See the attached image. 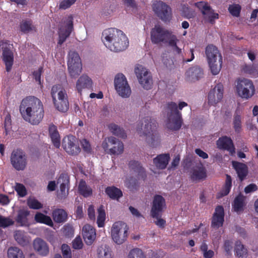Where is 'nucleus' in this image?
<instances>
[{
    "mask_svg": "<svg viewBox=\"0 0 258 258\" xmlns=\"http://www.w3.org/2000/svg\"><path fill=\"white\" fill-rule=\"evenodd\" d=\"M152 7L153 11L163 21H166L171 18V9L164 3L155 1L153 3Z\"/></svg>",
    "mask_w": 258,
    "mask_h": 258,
    "instance_id": "nucleus-11",
    "label": "nucleus"
},
{
    "mask_svg": "<svg viewBox=\"0 0 258 258\" xmlns=\"http://www.w3.org/2000/svg\"><path fill=\"white\" fill-rule=\"evenodd\" d=\"M206 177V171L202 165L194 169L191 175V178L193 180H200L205 178Z\"/></svg>",
    "mask_w": 258,
    "mask_h": 258,
    "instance_id": "nucleus-32",
    "label": "nucleus"
},
{
    "mask_svg": "<svg viewBox=\"0 0 258 258\" xmlns=\"http://www.w3.org/2000/svg\"><path fill=\"white\" fill-rule=\"evenodd\" d=\"M231 178L230 175L227 174L224 187L223 190L221 191L222 196H226L229 194L231 187Z\"/></svg>",
    "mask_w": 258,
    "mask_h": 258,
    "instance_id": "nucleus-50",
    "label": "nucleus"
},
{
    "mask_svg": "<svg viewBox=\"0 0 258 258\" xmlns=\"http://www.w3.org/2000/svg\"><path fill=\"white\" fill-rule=\"evenodd\" d=\"M114 87L118 94L123 98H127L131 94V89L125 77L122 74L116 75Z\"/></svg>",
    "mask_w": 258,
    "mask_h": 258,
    "instance_id": "nucleus-9",
    "label": "nucleus"
},
{
    "mask_svg": "<svg viewBox=\"0 0 258 258\" xmlns=\"http://www.w3.org/2000/svg\"><path fill=\"white\" fill-rule=\"evenodd\" d=\"M15 190L18 194L21 197H24L27 194L25 186L21 183H17L16 184Z\"/></svg>",
    "mask_w": 258,
    "mask_h": 258,
    "instance_id": "nucleus-56",
    "label": "nucleus"
},
{
    "mask_svg": "<svg viewBox=\"0 0 258 258\" xmlns=\"http://www.w3.org/2000/svg\"><path fill=\"white\" fill-rule=\"evenodd\" d=\"M224 212L222 206H218L215 209L212 221V227L218 228L222 226L224 222Z\"/></svg>",
    "mask_w": 258,
    "mask_h": 258,
    "instance_id": "nucleus-20",
    "label": "nucleus"
},
{
    "mask_svg": "<svg viewBox=\"0 0 258 258\" xmlns=\"http://www.w3.org/2000/svg\"><path fill=\"white\" fill-rule=\"evenodd\" d=\"M49 134L53 145L58 148L60 145V138L55 125L51 124L49 126Z\"/></svg>",
    "mask_w": 258,
    "mask_h": 258,
    "instance_id": "nucleus-27",
    "label": "nucleus"
},
{
    "mask_svg": "<svg viewBox=\"0 0 258 258\" xmlns=\"http://www.w3.org/2000/svg\"><path fill=\"white\" fill-rule=\"evenodd\" d=\"M76 139L73 136L64 137L62 140V147L69 154L76 155L80 152V149L76 143Z\"/></svg>",
    "mask_w": 258,
    "mask_h": 258,
    "instance_id": "nucleus-14",
    "label": "nucleus"
},
{
    "mask_svg": "<svg viewBox=\"0 0 258 258\" xmlns=\"http://www.w3.org/2000/svg\"><path fill=\"white\" fill-rule=\"evenodd\" d=\"M77 0H63L59 4V8L66 9L74 4Z\"/></svg>",
    "mask_w": 258,
    "mask_h": 258,
    "instance_id": "nucleus-60",
    "label": "nucleus"
},
{
    "mask_svg": "<svg viewBox=\"0 0 258 258\" xmlns=\"http://www.w3.org/2000/svg\"><path fill=\"white\" fill-rule=\"evenodd\" d=\"M105 192L110 198L113 199H118L122 196V191L114 186L107 187Z\"/></svg>",
    "mask_w": 258,
    "mask_h": 258,
    "instance_id": "nucleus-39",
    "label": "nucleus"
},
{
    "mask_svg": "<svg viewBox=\"0 0 258 258\" xmlns=\"http://www.w3.org/2000/svg\"><path fill=\"white\" fill-rule=\"evenodd\" d=\"M51 95L55 108L61 112L67 111L69 102L66 90L59 85H54L52 87Z\"/></svg>",
    "mask_w": 258,
    "mask_h": 258,
    "instance_id": "nucleus-4",
    "label": "nucleus"
},
{
    "mask_svg": "<svg viewBox=\"0 0 258 258\" xmlns=\"http://www.w3.org/2000/svg\"><path fill=\"white\" fill-rule=\"evenodd\" d=\"M8 258H25L23 251L17 247H10L8 250Z\"/></svg>",
    "mask_w": 258,
    "mask_h": 258,
    "instance_id": "nucleus-38",
    "label": "nucleus"
},
{
    "mask_svg": "<svg viewBox=\"0 0 258 258\" xmlns=\"http://www.w3.org/2000/svg\"><path fill=\"white\" fill-rule=\"evenodd\" d=\"M243 71L253 77L258 76V68L254 65L245 66L243 69Z\"/></svg>",
    "mask_w": 258,
    "mask_h": 258,
    "instance_id": "nucleus-51",
    "label": "nucleus"
},
{
    "mask_svg": "<svg viewBox=\"0 0 258 258\" xmlns=\"http://www.w3.org/2000/svg\"><path fill=\"white\" fill-rule=\"evenodd\" d=\"M124 147L123 143L119 141L118 140H116L115 144H114L112 147L110 149V154L113 155H119L122 153L123 151Z\"/></svg>",
    "mask_w": 258,
    "mask_h": 258,
    "instance_id": "nucleus-43",
    "label": "nucleus"
},
{
    "mask_svg": "<svg viewBox=\"0 0 258 258\" xmlns=\"http://www.w3.org/2000/svg\"><path fill=\"white\" fill-rule=\"evenodd\" d=\"M108 128L113 134L120 138L125 139L126 137V135L124 131L121 129L118 126V125L115 124H109L108 125Z\"/></svg>",
    "mask_w": 258,
    "mask_h": 258,
    "instance_id": "nucleus-40",
    "label": "nucleus"
},
{
    "mask_svg": "<svg viewBox=\"0 0 258 258\" xmlns=\"http://www.w3.org/2000/svg\"><path fill=\"white\" fill-rule=\"evenodd\" d=\"M27 205L33 209H39L42 207V205L38 200L32 198L27 200Z\"/></svg>",
    "mask_w": 258,
    "mask_h": 258,
    "instance_id": "nucleus-52",
    "label": "nucleus"
},
{
    "mask_svg": "<svg viewBox=\"0 0 258 258\" xmlns=\"http://www.w3.org/2000/svg\"><path fill=\"white\" fill-rule=\"evenodd\" d=\"M235 251L239 257H243L247 254V249L244 247L240 241H237L235 244Z\"/></svg>",
    "mask_w": 258,
    "mask_h": 258,
    "instance_id": "nucleus-49",
    "label": "nucleus"
},
{
    "mask_svg": "<svg viewBox=\"0 0 258 258\" xmlns=\"http://www.w3.org/2000/svg\"><path fill=\"white\" fill-rule=\"evenodd\" d=\"M61 251L64 258H72L71 249L69 245L63 244L61 245Z\"/></svg>",
    "mask_w": 258,
    "mask_h": 258,
    "instance_id": "nucleus-57",
    "label": "nucleus"
},
{
    "mask_svg": "<svg viewBox=\"0 0 258 258\" xmlns=\"http://www.w3.org/2000/svg\"><path fill=\"white\" fill-rule=\"evenodd\" d=\"M129 166L132 170L138 173V176L142 177V178L144 177L145 174L144 169L138 162L131 161L129 163Z\"/></svg>",
    "mask_w": 258,
    "mask_h": 258,
    "instance_id": "nucleus-42",
    "label": "nucleus"
},
{
    "mask_svg": "<svg viewBox=\"0 0 258 258\" xmlns=\"http://www.w3.org/2000/svg\"><path fill=\"white\" fill-rule=\"evenodd\" d=\"M34 250L39 254L45 256L49 252V248L47 244L41 238L35 239L33 242Z\"/></svg>",
    "mask_w": 258,
    "mask_h": 258,
    "instance_id": "nucleus-21",
    "label": "nucleus"
},
{
    "mask_svg": "<svg viewBox=\"0 0 258 258\" xmlns=\"http://www.w3.org/2000/svg\"><path fill=\"white\" fill-rule=\"evenodd\" d=\"M13 166L17 170H24L27 165L26 157L23 151L16 149L13 151L11 156Z\"/></svg>",
    "mask_w": 258,
    "mask_h": 258,
    "instance_id": "nucleus-10",
    "label": "nucleus"
},
{
    "mask_svg": "<svg viewBox=\"0 0 258 258\" xmlns=\"http://www.w3.org/2000/svg\"><path fill=\"white\" fill-rule=\"evenodd\" d=\"M73 29V22L71 21L70 23L67 26L60 28L59 31V39L58 43L59 45L62 44L70 36Z\"/></svg>",
    "mask_w": 258,
    "mask_h": 258,
    "instance_id": "nucleus-24",
    "label": "nucleus"
},
{
    "mask_svg": "<svg viewBox=\"0 0 258 258\" xmlns=\"http://www.w3.org/2000/svg\"><path fill=\"white\" fill-rule=\"evenodd\" d=\"M178 41V39H177L176 37L173 35L171 32H169V35H168V37H166V39L165 42H167L169 44V45L174 47V49L176 52L180 54L181 53V49L179 48L176 45L177 42Z\"/></svg>",
    "mask_w": 258,
    "mask_h": 258,
    "instance_id": "nucleus-36",
    "label": "nucleus"
},
{
    "mask_svg": "<svg viewBox=\"0 0 258 258\" xmlns=\"http://www.w3.org/2000/svg\"><path fill=\"white\" fill-rule=\"evenodd\" d=\"M245 198L241 195H238L234 200L233 204V208L234 211L239 212L243 210V207L245 205Z\"/></svg>",
    "mask_w": 258,
    "mask_h": 258,
    "instance_id": "nucleus-33",
    "label": "nucleus"
},
{
    "mask_svg": "<svg viewBox=\"0 0 258 258\" xmlns=\"http://www.w3.org/2000/svg\"><path fill=\"white\" fill-rule=\"evenodd\" d=\"M14 237L18 243L23 246L26 245L28 243V240L24 235V233L23 231H16L14 235Z\"/></svg>",
    "mask_w": 258,
    "mask_h": 258,
    "instance_id": "nucleus-45",
    "label": "nucleus"
},
{
    "mask_svg": "<svg viewBox=\"0 0 258 258\" xmlns=\"http://www.w3.org/2000/svg\"><path fill=\"white\" fill-rule=\"evenodd\" d=\"M43 68L42 67H40L38 70L36 71H35L33 73V76L36 82L38 83L39 84H41V75L42 72Z\"/></svg>",
    "mask_w": 258,
    "mask_h": 258,
    "instance_id": "nucleus-63",
    "label": "nucleus"
},
{
    "mask_svg": "<svg viewBox=\"0 0 258 258\" xmlns=\"http://www.w3.org/2000/svg\"><path fill=\"white\" fill-rule=\"evenodd\" d=\"M195 6L201 11L205 18L208 19L211 23L215 19H218V14L214 12L207 2H200L196 3Z\"/></svg>",
    "mask_w": 258,
    "mask_h": 258,
    "instance_id": "nucleus-16",
    "label": "nucleus"
},
{
    "mask_svg": "<svg viewBox=\"0 0 258 258\" xmlns=\"http://www.w3.org/2000/svg\"><path fill=\"white\" fill-rule=\"evenodd\" d=\"M82 234L86 243L91 245L96 238V230L90 225L86 224L83 227Z\"/></svg>",
    "mask_w": 258,
    "mask_h": 258,
    "instance_id": "nucleus-19",
    "label": "nucleus"
},
{
    "mask_svg": "<svg viewBox=\"0 0 258 258\" xmlns=\"http://www.w3.org/2000/svg\"><path fill=\"white\" fill-rule=\"evenodd\" d=\"M236 91L241 98L248 99L255 94V89L252 81L243 78L236 81Z\"/></svg>",
    "mask_w": 258,
    "mask_h": 258,
    "instance_id": "nucleus-6",
    "label": "nucleus"
},
{
    "mask_svg": "<svg viewBox=\"0 0 258 258\" xmlns=\"http://www.w3.org/2000/svg\"><path fill=\"white\" fill-rule=\"evenodd\" d=\"M3 51V59L5 63L7 72H9L13 64V53L11 50L10 45L2 42L0 44Z\"/></svg>",
    "mask_w": 258,
    "mask_h": 258,
    "instance_id": "nucleus-15",
    "label": "nucleus"
},
{
    "mask_svg": "<svg viewBox=\"0 0 258 258\" xmlns=\"http://www.w3.org/2000/svg\"><path fill=\"white\" fill-rule=\"evenodd\" d=\"M169 158V155L168 154H161L154 159L153 162L157 168L162 169L166 167Z\"/></svg>",
    "mask_w": 258,
    "mask_h": 258,
    "instance_id": "nucleus-28",
    "label": "nucleus"
},
{
    "mask_svg": "<svg viewBox=\"0 0 258 258\" xmlns=\"http://www.w3.org/2000/svg\"><path fill=\"white\" fill-rule=\"evenodd\" d=\"M165 207V201L164 198L159 195L155 196L151 211L152 217H157Z\"/></svg>",
    "mask_w": 258,
    "mask_h": 258,
    "instance_id": "nucleus-18",
    "label": "nucleus"
},
{
    "mask_svg": "<svg viewBox=\"0 0 258 258\" xmlns=\"http://www.w3.org/2000/svg\"><path fill=\"white\" fill-rule=\"evenodd\" d=\"M83 243L80 237H77L73 241V247L79 249L82 248Z\"/></svg>",
    "mask_w": 258,
    "mask_h": 258,
    "instance_id": "nucleus-61",
    "label": "nucleus"
},
{
    "mask_svg": "<svg viewBox=\"0 0 258 258\" xmlns=\"http://www.w3.org/2000/svg\"><path fill=\"white\" fill-rule=\"evenodd\" d=\"M35 220L37 223L45 224L50 226H53V222L50 217L41 213L36 214Z\"/></svg>",
    "mask_w": 258,
    "mask_h": 258,
    "instance_id": "nucleus-35",
    "label": "nucleus"
},
{
    "mask_svg": "<svg viewBox=\"0 0 258 258\" xmlns=\"http://www.w3.org/2000/svg\"><path fill=\"white\" fill-rule=\"evenodd\" d=\"M144 121L145 125L142 126L141 130H143V135L146 137V140L149 142L150 139H153V134H151L150 131L153 132L156 128V124L155 121H152L150 119H147Z\"/></svg>",
    "mask_w": 258,
    "mask_h": 258,
    "instance_id": "nucleus-23",
    "label": "nucleus"
},
{
    "mask_svg": "<svg viewBox=\"0 0 258 258\" xmlns=\"http://www.w3.org/2000/svg\"><path fill=\"white\" fill-rule=\"evenodd\" d=\"M30 212L26 209H21L18 211V215L16 221L21 226H28L29 222L27 217L29 215Z\"/></svg>",
    "mask_w": 258,
    "mask_h": 258,
    "instance_id": "nucleus-29",
    "label": "nucleus"
},
{
    "mask_svg": "<svg viewBox=\"0 0 258 258\" xmlns=\"http://www.w3.org/2000/svg\"><path fill=\"white\" fill-rule=\"evenodd\" d=\"M79 192L84 197H88L92 195V189L88 186L85 181L81 180L78 185Z\"/></svg>",
    "mask_w": 258,
    "mask_h": 258,
    "instance_id": "nucleus-31",
    "label": "nucleus"
},
{
    "mask_svg": "<svg viewBox=\"0 0 258 258\" xmlns=\"http://www.w3.org/2000/svg\"><path fill=\"white\" fill-rule=\"evenodd\" d=\"M68 67L69 72L72 77L76 78L80 75L82 67L81 58L78 53L74 51L69 52Z\"/></svg>",
    "mask_w": 258,
    "mask_h": 258,
    "instance_id": "nucleus-8",
    "label": "nucleus"
},
{
    "mask_svg": "<svg viewBox=\"0 0 258 258\" xmlns=\"http://www.w3.org/2000/svg\"><path fill=\"white\" fill-rule=\"evenodd\" d=\"M98 215L97 216V223L99 227H102L104 225L105 220V213L103 206H100L98 209Z\"/></svg>",
    "mask_w": 258,
    "mask_h": 258,
    "instance_id": "nucleus-47",
    "label": "nucleus"
},
{
    "mask_svg": "<svg viewBox=\"0 0 258 258\" xmlns=\"http://www.w3.org/2000/svg\"><path fill=\"white\" fill-rule=\"evenodd\" d=\"M127 258H146V256L141 249L136 248L130 250Z\"/></svg>",
    "mask_w": 258,
    "mask_h": 258,
    "instance_id": "nucleus-48",
    "label": "nucleus"
},
{
    "mask_svg": "<svg viewBox=\"0 0 258 258\" xmlns=\"http://www.w3.org/2000/svg\"><path fill=\"white\" fill-rule=\"evenodd\" d=\"M67 213L63 209H56L52 213V218L54 221L57 223H62L67 219Z\"/></svg>",
    "mask_w": 258,
    "mask_h": 258,
    "instance_id": "nucleus-30",
    "label": "nucleus"
},
{
    "mask_svg": "<svg viewBox=\"0 0 258 258\" xmlns=\"http://www.w3.org/2000/svg\"><path fill=\"white\" fill-rule=\"evenodd\" d=\"M102 39L105 46L114 52L125 50L129 44L125 34L122 31L115 28H109L104 30Z\"/></svg>",
    "mask_w": 258,
    "mask_h": 258,
    "instance_id": "nucleus-2",
    "label": "nucleus"
},
{
    "mask_svg": "<svg viewBox=\"0 0 258 258\" xmlns=\"http://www.w3.org/2000/svg\"><path fill=\"white\" fill-rule=\"evenodd\" d=\"M129 228L122 221L114 222L111 228V236L112 240L117 244H121L127 239Z\"/></svg>",
    "mask_w": 258,
    "mask_h": 258,
    "instance_id": "nucleus-5",
    "label": "nucleus"
},
{
    "mask_svg": "<svg viewBox=\"0 0 258 258\" xmlns=\"http://www.w3.org/2000/svg\"><path fill=\"white\" fill-rule=\"evenodd\" d=\"M232 165L236 171L239 179L242 181L247 174L248 170L247 166L244 164L236 161H233Z\"/></svg>",
    "mask_w": 258,
    "mask_h": 258,
    "instance_id": "nucleus-26",
    "label": "nucleus"
},
{
    "mask_svg": "<svg viewBox=\"0 0 258 258\" xmlns=\"http://www.w3.org/2000/svg\"><path fill=\"white\" fill-rule=\"evenodd\" d=\"M34 28L31 21H23L20 25L21 30L24 33H28Z\"/></svg>",
    "mask_w": 258,
    "mask_h": 258,
    "instance_id": "nucleus-54",
    "label": "nucleus"
},
{
    "mask_svg": "<svg viewBox=\"0 0 258 258\" xmlns=\"http://www.w3.org/2000/svg\"><path fill=\"white\" fill-rule=\"evenodd\" d=\"M92 82L91 79L86 75H82L78 80L76 84V88L79 93H81L83 89L90 88L92 87Z\"/></svg>",
    "mask_w": 258,
    "mask_h": 258,
    "instance_id": "nucleus-25",
    "label": "nucleus"
},
{
    "mask_svg": "<svg viewBox=\"0 0 258 258\" xmlns=\"http://www.w3.org/2000/svg\"><path fill=\"white\" fill-rule=\"evenodd\" d=\"M116 139L111 137L106 138L103 142L102 146L105 151L108 153H110V149L115 144Z\"/></svg>",
    "mask_w": 258,
    "mask_h": 258,
    "instance_id": "nucleus-41",
    "label": "nucleus"
},
{
    "mask_svg": "<svg viewBox=\"0 0 258 258\" xmlns=\"http://www.w3.org/2000/svg\"><path fill=\"white\" fill-rule=\"evenodd\" d=\"M219 148L228 151L231 154L235 153V148L232 140L230 138L223 137L220 138L217 142Z\"/></svg>",
    "mask_w": 258,
    "mask_h": 258,
    "instance_id": "nucleus-22",
    "label": "nucleus"
},
{
    "mask_svg": "<svg viewBox=\"0 0 258 258\" xmlns=\"http://www.w3.org/2000/svg\"><path fill=\"white\" fill-rule=\"evenodd\" d=\"M169 32L161 26L157 25L152 28L151 31V39L152 42L155 44H158L161 42H165L166 37L169 35Z\"/></svg>",
    "mask_w": 258,
    "mask_h": 258,
    "instance_id": "nucleus-13",
    "label": "nucleus"
},
{
    "mask_svg": "<svg viewBox=\"0 0 258 258\" xmlns=\"http://www.w3.org/2000/svg\"><path fill=\"white\" fill-rule=\"evenodd\" d=\"M228 10L232 15L238 17L240 14L241 7L238 4L230 5L228 8Z\"/></svg>",
    "mask_w": 258,
    "mask_h": 258,
    "instance_id": "nucleus-55",
    "label": "nucleus"
},
{
    "mask_svg": "<svg viewBox=\"0 0 258 258\" xmlns=\"http://www.w3.org/2000/svg\"><path fill=\"white\" fill-rule=\"evenodd\" d=\"M57 183L60 184V190L62 194L66 195V190L68 188L69 178L66 174H61L57 180Z\"/></svg>",
    "mask_w": 258,
    "mask_h": 258,
    "instance_id": "nucleus-34",
    "label": "nucleus"
},
{
    "mask_svg": "<svg viewBox=\"0 0 258 258\" xmlns=\"http://www.w3.org/2000/svg\"><path fill=\"white\" fill-rule=\"evenodd\" d=\"M3 115L5 116L4 127L5 129L6 135H8L11 129V117L10 114L7 110H5L4 111Z\"/></svg>",
    "mask_w": 258,
    "mask_h": 258,
    "instance_id": "nucleus-44",
    "label": "nucleus"
},
{
    "mask_svg": "<svg viewBox=\"0 0 258 258\" xmlns=\"http://www.w3.org/2000/svg\"><path fill=\"white\" fill-rule=\"evenodd\" d=\"M15 221L10 217L0 215V227L5 228L14 224Z\"/></svg>",
    "mask_w": 258,
    "mask_h": 258,
    "instance_id": "nucleus-53",
    "label": "nucleus"
},
{
    "mask_svg": "<svg viewBox=\"0 0 258 258\" xmlns=\"http://www.w3.org/2000/svg\"><path fill=\"white\" fill-rule=\"evenodd\" d=\"M168 108L170 111L167 127L171 130H179L182 124L181 113L177 110V106L174 102L168 104Z\"/></svg>",
    "mask_w": 258,
    "mask_h": 258,
    "instance_id": "nucleus-7",
    "label": "nucleus"
},
{
    "mask_svg": "<svg viewBox=\"0 0 258 258\" xmlns=\"http://www.w3.org/2000/svg\"><path fill=\"white\" fill-rule=\"evenodd\" d=\"M136 76L139 80L140 84L146 89L150 88L152 84V79L150 74L147 70L140 66L135 70Z\"/></svg>",
    "mask_w": 258,
    "mask_h": 258,
    "instance_id": "nucleus-12",
    "label": "nucleus"
},
{
    "mask_svg": "<svg viewBox=\"0 0 258 258\" xmlns=\"http://www.w3.org/2000/svg\"><path fill=\"white\" fill-rule=\"evenodd\" d=\"M187 74L192 80H199L203 75L202 69L197 67L190 68L187 72Z\"/></svg>",
    "mask_w": 258,
    "mask_h": 258,
    "instance_id": "nucleus-37",
    "label": "nucleus"
},
{
    "mask_svg": "<svg viewBox=\"0 0 258 258\" xmlns=\"http://www.w3.org/2000/svg\"><path fill=\"white\" fill-rule=\"evenodd\" d=\"M200 250L204 258H212L214 255V251L208 249V245L205 242L202 243L200 246Z\"/></svg>",
    "mask_w": 258,
    "mask_h": 258,
    "instance_id": "nucleus-46",
    "label": "nucleus"
},
{
    "mask_svg": "<svg viewBox=\"0 0 258 258\" xmlns=\"http://www.w3.org/2000/svg\"><path fill=\"white\" fill-rule=\"evenodd\" d=\"M19 109L23 118L33 125L38 124L44 117L43 103L34 96L24 98L21 101Z\"/></svg>",
    "mask_w": 258,
    "mask_h": 258,
    "instance_id": "nucleus-1",
    "label": "nucleus"
},
{
    "mask_svg": "<svg viewBox=\"0 0 258 258\" xmlns=\"http://www.w3.org/2000/svg\"><path fill=\"white\" fill-rule=\"evenodd\" d=\"M223 96V86L221 84H218L212 89L208 95L209 103L212 105H215L220 102Z\"/></svg>",
    "mask_w": 258,
    "mask_h": 258,
    "instance_id": "nucleus-17",
    "label": "nucleus"
},
{
    "mask_svg": "<svg viewBox=\"0 0 258 258\" xmlns=\"http://www.w3.org/2000/svg\"><path fill=\"white\" fill-rule=\"evenodd\" d=\"M156 219V221H155V224L159 227L163 228L166 224V221L161 218V213H159V215L157 217H153Z\"/></svg>",
    "mask_w": 258,
    "mask_h": 258,
    "instance_id": "nucleus-62",
    "label": "nucleus"
},
{
    "mask_svg": "<svg viewBox=\"0 0 258 258\" xmlns=\"http://www.w3.org/2000/svg\"><path fill=\"white\" fill-rule=\"evenodd\" d=\"M98 255L99 258H112L111 252L108 249H100Z\"/></svg>",
    "mask_w": 258,
    "mask_h": 258,
    "instance_id": "nucleus-59",
    "label": "nucleus"
},
{
    "mask_svg": "<svg viewBox=\"0 0 258 258\" xmlns=\"http://www.w3.org/2000/svg\"><path fill=\"white\" fill-rule=\"evenodd\" d=\"M208 62L213 75L220 72L222 64V57L218 48L213 45H208L205 50Z\"/></svg>",
    "mask_w": 258,
    "mask_h": 258,
    "instance_id": "nucleus-3",
    "label": "nucleus"
},
{
    "mask_svg": "<svg viewBox=\"0 0 258 258\" xmlns=\"http://www.w3.org/2000/svg\"><path fill=\"white\" fill-rule=\"evenodd\" d=\"M233 124L235 131L239 132L241 126V117L240 115H235L233 120Z\"/></svg>",
    "mask_w": 258,
    "mask_h": 258,
    "instance_id": "nucleus-58",
    "label": "nucleus"
},
{
    "mask_svg": "<svg viewBox=\"0 0 258 258\" xmlns=\"http://www.w3.org/2000/svg\"><path fill=\"white\" fill-rule=\"evenodd\" d=\"M81 144L82 148L86 152H90L91 150L90 145L88 141L86 139H83L81 141Z\"/></svg>",
    "mask_w": 258,
    "mask_h": 258,
    "instance_id": "nucleus-64",
    "label": "nucleus"
}]
</instances>
